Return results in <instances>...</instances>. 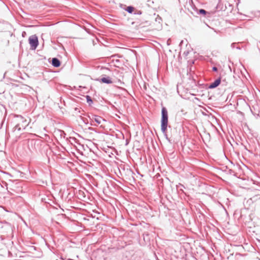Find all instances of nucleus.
Returning a JSON list of instances; mask_svg holds the SVG:
<instances>
[{
  "instance_id": "obj_11",
  "label": "nucleus",
  "mask_w": 260,
  "mask_h": 260,
  "mask_svg": "<svg viewBox=\"0 0 260 260\" xmlns=\"http://www.w3.org/2000/svg\"><path fill=\"white\" fill-rule=\"evenodd\" d=\"M86 98L87 103L89 105H91L93 103V101H92L91 98L89 95H87L86 96Z\"/></svg>"
},
{
  "instance_id": "obj_8",
  "label": "nucleus",
  "mask_w": 260,
  "mask_h": 260,
  "mask_svg": "<svg viewBox=\"0 0 260 260\" xmlns=\"http://www.w3.org/2000/svg\"><path fill=\"white\" fill-rule=\"evenodd\" d=\"M15 117L17 118L18 123H25L26 122V120L24 118L23 116L20 115H16Z\"/></svg>"
},
{
  "instance_id": "obj_20",
  "label": "nucleus",
  "mask_w": 260,
  "mask_h": 260,
  "mask_svg": "<svg viewBox=\"0 0 260 260\" xmlns=\"http://www.w3.org/2000/svg\"><path fill=\"white\" fill-rule=\"evenodd\" d=\"M183 40H182V41L180 42V45H182V44H183Z\"/></svg>"
},
{
  "instance_id": "obj_12",
  "label": "nucleus",
  "mask_w": 260,
  "mask_h": 260,
  "mask_svg": "<svg viewBox=\"0 0 260 260\" xmlns=\"http://www.w3.org/2000/svg\"><path fill=\"white\" fill-rule=\"evenodd\" d=\"M231 47L232 48H236L237 49H240V47L239 46H237L235 43H233L231 44Z\"/></svg>"
},
{
  "instance_id": "obj_17",
  "label": "nucleus",
  "mask_w": 260,
  "mask_h": 260,
  "mask_svg": "<svg viewBox=\"0 0 260 260\" xmlns=\"http://www.w3.org/2000/svg\"><path fill=\"white\" fill-rule=\"evenodd\" d=\"M161 20V17H157L156 18V21H158L159 22H160V21Z\"/></svg>"
},
{
  "instance_id": "obj_18",
  "label": "nucleus",
  "mask_w": 260,
  "mask_h": 260,
  "mask_svg": "<svg viewBox=\"0 0 260 260\" xmlns=\"http://www.w3.org/2000/svg\"><path fill=\"white\" fill-rule=\"evenodd\" d=\"M170 39H168V41H167V45H170Z\"/></svg>"
},
{
  "instance_id": "obj_2",
  "label": "nucleus",
  "mask_w": 260,
  "mask_h": 260,
  "mask_svg": "<svg viewBox=\"0 0 260 260\" xmlns=\"http://www.w3.org/2000/svg\"><path fill=\"white\" fill-rule=\"evenodd\" d=\"M88 117L90 120L91 125L96 126V124L93 123V122H95L99 124L102 123L103 121H106V120L102 117L94 114H91V115H88Z\"/></svg>"
},
{
  "instance_id": "obj_10",
  "label": "nucleus",
  "mask_w": 260,
  "mask_h": 260,
  "mask_svg": "<svg viewBox=\"0 0 260 260\" xmlns=\"http://www.w3.org/2000/svg\"><path fill=\"white\" fill-rule=\"evenodd\" d=\"M22 127L21 125V123H18L14 127L13 131L15 132V131L17 130L18 131H21Z\"/></svg>"
},
{
  "instance_id": "obj_4",
  "label": "nucleus",
  "mask_w": 260,
  "mask_h": 260,
  "mask_svg": "<svg viewBox=\"0 0 260 260\" xmlns=\"http://www.w3.org/2000/svg\"><path fill=\"white\" fill-rule=\"evenodd\" d=\"M221 83V78L219 77L216 79L213 82H212L209 85V89H213L217 87Z\"/></svg>"
},
{
  "instance_id": "obj_16",
  "label": "nucleus",
  "mask_w": 260,
  "mask_h": 260,
  "mask_svg": "<svg viewBox=\"0 0 260 260\" xmlns=\"http://www.w3.org/2000/svg\"><path fill=\"white\" fill-rule=\"evenodd\" d=\"M212 70H213V71H214V72H217V70H218V69H217V67H213L212 68Z\"/></svg>"
},
{
  "instance_id": "obj_15",
  "label": "nucleus",
  "mask_w": 260,
  "mask_h": 260,
  "mask_svg": "<svg viewBox=\"0 0 260 260\" xmlns=\"http://www.w3.org/2000/svg\"><path fill=\"white\" fill-rule=\"evenodd\" d=\"M147 3H147V5H148V6H150V4H151V3H152V4H153V1H151V0H149V1H147Z\"/></svg>"
},
{
  "instance_id": "obj_1",
  "label": "nucleus",
  "mask_w": 260,
  "mask_h": 260,
  "mask_svg": "<svg viewBox=\"0 0 260 260\" xmlns=\"http://www.w3.org/2000/svg\"><path fill=\"white\" fill-rule=\"evenodd\" d=\"M168 124V113L166 107H163L161 111V131L164 135L166 139L172 143L167 134V127Z\"/></svg>"
},
{
  "instance_id": "obj_3",
  "label": "nucleus",
  "mask_w": 260,
  "mask_h": 260,
  "mask_svg": "<svg viewBox=\"0 0 260 260\" xmlns=\"http://www.w3.org/2000/svg\"><path fill=\"white\" fill-rule=\"evenodd\" d=\"M29 43L30 46V49L36 50L39 45L38 38L36 35H32L28 39Z\"/></svg>"
},
{
  "instance_id": "obj_7",
  "label": "nucleus",
  "mask_w": 260,
  "mask_h": 260,
  "mask_svg": "<svg viewBox=\"0 0 260 260\" xmlns=\"http://www.w3.org/2000/svg\"><path fill=\"white\" fill-rule=\"evenodd\" d=\"M51 64L54 67L58 68L60 66L61 62L57 58L54 57L52 59Z\"/></svg>"
},
{
  "instance_id": "obj_19",
  "label": "nucleus",
  "mask_w": 260,
  "mask_h": 260,
  "mask_svg": "<svg viewBox=\"0 0 260 260\" xmlns=\"http://www.w3.org/2000/svg\"><path fill=\"white\" fill-rule=\"evenodd\" d=\"M229 172H230V173L231 174H232L234 172L233 171V170H229Z\"/></svg>"
},
{
  "instance_id": "obj_21",
  "label": "nucleus",
  "mask_w": 260,
  "mask_h": 260,
  "mask_svg": "<svg viewBox=\"0 0 260 260\" xmlns=\"http://www.w3.org/2000/svg\"><path fill=\"white\" fill-rule=\"evenodd\" d=\"M88 129H89V130H93V128H91V127H89V128H88Z\"/></svg>"
},
{
  "instance_id": "obj_9",
  "label": "nucleus",
  "mask_w": 260,
  "mask_h": 260,
  "mask_svg": "<svg viewBox=\"0 0 260 260\" xmlns=\"http://www.w3.org/2000/svg\"><path fill=\"white\" fill-rule=\"evenodd\" d=\"M125 10L128 13L132 14L134 11V8L132 6H129L127 7Z\"/></svg>"
},
{
  "instance_id": "obj_6",
  "label": "nucleus",
  "mask_w": 260,
  "mask_h": 260,
  "mask_svg": "<svg viewBox=\"0 0 260 260\" xmlns=\"http://www.w3.org/2000/svg\"><path fill=\"white\" fill-rule=\"evenodd\" d=\"M98 81H99L100 82L106 83L107 84H111L112 83V81L111 80V79L110 77H103L100 79H97Z\"/></svg>"
},
{
  "instance_id": "obj_22",
  "label": "nucleus",
  "mask_w": 260,
  "mask_h": 260,
  "mask_svg": "<svg viewBox=\"0 0 260 260\" xmlns=\"http://www.w3.org/2000/svg\"><path fill=\"white\" fill-rule=\"evenodd\" d=\"M135 23V22H132V25H134Z\"/></svg>"
},
{
  "instance_id": "obj_13",
  "label": "nucleus",
  "mask_w": 260,
  "mask_h": 260,
  "mask_svg": "<svg viewBox=\"0 0 260 260\" xmlns=\"http://www.w3.org/2000/svg\"><path fill=\"white\" fill-rule=\"evenodd\" d=\"M135 15H141L142 14V11L140 10H136L135 11L134 13Z\"/></svg>"
},
{
  "instance_id": "obj_23",
  "label": "nucleus",
  "mask_w": 260,
  "mask_h": 260,
  "mask_svg": "<svg viewBox=\"0 0 260 260\" xmlns=\"http://www.w3.org/2000/svg\"><path fill=\"white\" fill-rule=\"evenodd\" d=\"M180 185H181L182 187H183V188H184V186L183 185H182V184H180Z\"/></svg>"
},
{
  "instance_id": "obj_5",
  "label": "nucleus",
  "mask_w": 260,
  "mask_h": 260,
  "mask_svg": "<svg viewBox=\"0 0 260 260\" xmlns=\"http://www.w3.org/2000/svg\"><path fill=\"white\" fill-rule=\"evenodd\" d=\"M197 14L199 15H203L205 17H209L210 16V13L209 12L206 11L205 10L201 9L199 10H198L197 8H196Z\"/></svg>"
},
{
  "instance_id": "obj_14",
  "label": "nucleus",
  "mask_w": 260,
  "mask_h": 260,
  "mask_svg": "<svg viewBox=\"0 0 260 260\" xmlns=\"http://www.w3.org/2000/svg\"><path fill=\"white\" fill-rule=\"evenodd\" d=\"M21 125L23 129H25V127L27 125V124H26V122L21 123Z\"/></svg>"
}]
</instances>
